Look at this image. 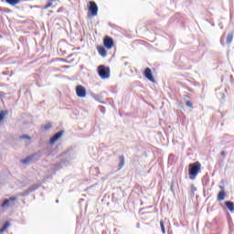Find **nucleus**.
I'll use <instances>...</instances> for the list:
<instances>
[{"mask_svg":"<svg viewBox=\"0 0 234 234\" xmlns=\"http://www.w3.org/2000/svg\"><path fill=\"white\" fill-rule=\"evenodd\" d=\"M200 167L201 165L198 162L190 164L188 166V174L190 175V176H197V175H198V172L200 171Z\"/></svg>","mask_w":234,"mask_h":234,"instance_id":"2","label":"nucleus"},{"mask_svg":"<svg viewBox=\"0 0 234 234\" xmlns=\"http://www.w3.org/2000/svg\"><path fill=\"white\" fill-rule=\"evenodd\" d=\"M0 234H3V232H0Z\"/></svg>","mask_w":234,"mask_h":234,"instance_id":"25","label":"nucleus"},{"mask_svg":"<svg viewBox=\"0 0 234 234\" xmlns=\"http://www.w3.org/2000/svg\"><path fill=\"white\" fill-rule=\"evenodd\" d=\"M225 206H227L228 209L230 210L231 213L234 211V203L231 201H226Z\"/></svg>","mask_w":234,"mask_h":234,"instance_id":"12","label":"nucleus"},{"mask_svg":"<svg viewBox=\"0 0 234 234\" xmlns=\"http://www.w3.org/2000/svg\"><path fill=\"white\" fill-rule=\"evenodd\" d=\"M97 50L102 58L107 57V50L105 49V48L99 46V47H97Z\"/></svg>","mask_w":234,"mask_h":234,"instance_id":"11","label":"nucleus"},{"mask_svg":"<svg viewBox=\"0 0 234 234\" xmlns=\"http://www.w3.org/2000/svg\"><path fill=\"white\" fill-rule=\"evenodd\" d=\"M186 107H193V102H191L190 101H187L186 102Z\"/></svg>","mask_w":234,"mask_h":234,"instance_id":"21","label":"nucleus"},{"mask_svg":"<svg viewBox=\"0 0 234 234\" xmlns=\"http://www.w3.org/2000/svg\"><path fill=\"white\" fill-rule=\"evenodd\" d=\"M219 187L222 190L219 191V193L218 195V202H222V200H225V198H226V191L224 190V186H219Z\"/></svg>","mask_w":234,"mask_h":234,"instance_id":"10","label":"nucleus"},{"mask_svg":"<svg viewBox=\"0 0 234 234\" xmlns=\"http://www.w3.org/2000/svg\"><path fill=\"white\" fill-rule=\"evenodd\" d=\"M120 163H119V167L120 169H122V167H123V165H125V157L123 155H121L119 157Z\"/></svg>","mask_w":234,"mask_h":234,"instance_id":"14","label":"nucleus"},{"mask_svg":"<svg viewBox=\"0 0 234 234\" xmlns=\"http://www.w3.org/2000/svg\"><path fill=\"white\" fill-rule=\"evenodd\" d=\"M8 228H10V222H5L3 228L0 229V233H5Z\"/></svg>","mask_w":234,"mask_h":234,"instance_id":"15","label":"nucleus"},{"mask_svg":"<svg viewBox=\"0 0 234 234\" xmlns=\"http://www.w3.org/2000/svg\"><path fill=\"white\" fill-rule=\"evenodd\" d=\"M221 156H226V152L225 151L221 152Z\"/></svg>","mask_w":234,"mask_h":234,"instance_id":"23","label":"nucleus"},{"mask_svg":"<svg viewBox=\"0 0 234 234\" xmlns=\"http://www.w3.org/2000/svg\"><path fill=\"white\" fill-rule=\"evenodd\" d=\"M54 1H59V0H48V4L44 6V10H47L52 6L54 4Z\"/></svg>","mask_w":234,"mask_h":234,"instance_id":"17","label":"nucleus"},{"mask_svg":"<svg viewBox=\"0 0 234 234\" xmlns=\"http://www.w3.org/2000/svg\"><path fill=\"white\" fill-rule=\"evenodd\" d=\"M88 10L89 12H90V16L92 17H95V16H98V5H96V2L90 1Z\"/></svg>","mask_w":234,"mask_h":234,"instance_id":"4","label":"nucleus"},{"mask_svg":"<svg viewBox=\"0 0 234 234\" xmlns=\"http://www.w3.org/2000/svg\"><path fill=\"white\" fill-rule=\"evenodd\" d=\"M17 201V197H9L8 199H5L2 204H0V207L2 209H8V207H13L16 206V202Z\"/></svg>","mask_w":234,"mask_h":234,"instance_id":"3","label":"nucleus"},{"mask_svg":"<svg viewBox=\"0 0 234 234\" xmlns=\"http://www.w3.org/2000/svg\"><path fill=\"white\" fill-rule=\"evenodd\" d=\"M103 45L105 48L111 50L114 47V40L111 37H106L103 40Z\"/></svg>","mask_w":234,"mask_h":234,"instance_id":"7","label":"nucleus"},{"mask_svg":"<svg viewBox=\"0 0 234 234\" xmlns=\"http://www.w3.org/2000/svg\"><path fill=\"white\" fill-rule=\"evenodd\" d=\"M226 41L228 45H230L231 41H233V33L228 34Z\"/></svg>","mask_w":234,"mask_h":234,"instance_id":"16","label":"nucleus"},{"mask_svg":"<svg viewBox=\"0 0 234 234\" xmlns=\"http://www.w3.org/2000/svg\"><path fill=\"white\" fill-rule=\"evenodd\" d=\"M63 131H59L58 133H55L52 138L49 141V144H56L58 142V138L63 136Z\"/></svg>","mask_w":234,"mask_h":234,"instance_id":"9","label":"nucleus"},{"mask_svg":"<svg viewBox=\"0 0 234 234\" xmlns=\"http://www.w3.org/2000/svg\"><path fill=\"white\" fill-rule=\"evenodd\" d=\"M36 188H31V191H34Z\"/></svg>","mask_w":234,"mask_h":234,"instance_id":"24","label":"nucleus"},{"mask_svg":"<svg viewBox=\"0 0 234 234\" xmlns=\"http://www.w3.org/2000/svg\"><path fill=\"white\" fill-rule=\"evenodd\" d=\"M39 159V155L37 154H33L32 155H28L25 159H23L21 162L27 165V164H30L31 162H36V160Z\"/></svg>","mask_w":234,"mask_h":234,"instance_id":"6","label":"nucleus"},{"mask_svg":"<svg viewBox=\"0 0 234 234\" xmlns=\"http://www.w3.org/2000/svg\"><path fill=\"white\" fill-rule=\"evenodd\" d=\"M4 118H5V112H0V122H3Z\"/></svg>","mask_w":234,"mask_h":234,"instance_id":"20","label":"nucleus"},{"mask_svg":"<svg viewBox=\"0 0 234 234\" xmlns=\"http://www.w3.org/2000/svg\"><path fill=\"white\" fill-rule=\"evenodd\" d=\"M48 129H52V124L51 123H48L44 125V131H48Z\"/></svg>","mask_w":234,"mask_h":234,"instance_id":"19","label":"nucleus"},{"mask_svg":"<svg viewBox=\"0 0 234 234\" xmlns=\"http://www.w3.org/2000/svg\"><path fill=\"white\" fill-rule=\"evenodd\" d=\"M76 94L78 98H85L87 96V90L85 87L79 85L76 87Z\"/></svg>","mask_w":234,"mask_h":234,"instance_id":"5","label":"nucleus"},{"mask_svg":"<svg viewBox=\"0 0 234 234\" xmlns=\"http://www.w3.org/2000/svg\"><path fill=\"white\" fill-rule=\"evenodd\" d=\"M98 74L101 80H109L111 78V69L101 65L98 68Z\"/></svg>","mask_w":234,"mask_h":234,"instance_id":"1","label":"nucleus"},{"mask_svg":"<svg viewBox=\"0 0 234 234\" xmlns=\"http://www.w3.org/2000/svg\"><path fill=\"white\" fill-rule=\"evenodd\" d=\"M8 5H11V6H16V5H19L21 0H5Z\"/></svg>","mask_w":234,"mask_h":234,"instance_id":"13","label":"nucleus"},{"mask_svg":"<svg viewBox=\"0 0 234 234\" xmlns=\"http://www.w3.org/2000/svg\"><path fill=\"white\" fill-rule=\"evenodd\" d=\"M160 226H161L162 233L165 234V226L164 225V220L160 221Z\"/></svg>","mask_w":234,"mask_h":234,"instance_id":"18","label":"nucleus"},{"mask_svg":"<svg viewBox=\"0 0 234 234\" xmlns=\"http://www.w3.org/2000/svg\"><path fill=\"white\" fill-rule=\"evenodd\" d=\"M144 76L149 81H152V83H154V77H153V71H151V69L146 68L144 69Z\"/></svg>","mask_w":234,"mask_h":234,"instance_id":"8","label":"nucleus"},{"mask_svg":"<svg viewBox=\"0 0 234 234\" xmlns=\"http://www.w3.org/2000/svg\"><path fill=\"white\" fill-rule=\"evenodd\" d=\"M21 138L30 140V136H28V135H22Z\"/></svg>","mask_w":234,"mask_h":234,"instance_id":"22","label":"nucleus"}]
</instances>
